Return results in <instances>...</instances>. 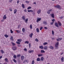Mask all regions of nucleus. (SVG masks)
<instances>
[{
	"label": "nucleus",
	"instance_id": "nucleus-3",
	"mask_svg": "<svg viewBox=\"0 0 64 64\" xmlns=\"http://www.w3.org/2000/svg\"><path fill=\"white\" fill-rule=\"evenodd\" d=\"M37 19L36 22H38L39 21H40L41 20V18H37Z\"/></svg>",
	"mask_w": 64,
	"mask_h": 64
},
{
	"label": "nucleus",
	"instance_id": "nucleus-46",
	"mask_svg": "<svg viewBox=\"0 0 64 64\" xmlns=\"http://www.w3.org/2000/svg\"><path fill=\"white\" fill-rule=\"evenodd\" d=\"M10 40H13V37L12 36H11V38H10Z\"/></svg>",
	"mask_w": 64,
	"mask_h": 64
},
{
	"label": "nucleus",
	"instance_id": "nucleus-18",
	"mask_svg": "<svg viewBox=\"0 0 64 64\" xmlns=\"http://www.w3.org/2000/svg\"><path fill=\"white\" fill-rule=\"evenodd\" d=\"M61 39H62V38H57L56 39V40L58 41H60V40H61Z\"/></svg>",
	"mask_w": 64,
	"mask_h": 64
},
{
	"label": "nucleus",
	"instance_id": "nucleus-62",
	"mask_svg": "<svg viewBox=\"0 0 64 64\" xmlns=\"http://www.w3.org/2000/svg\"><path fill=\"white\" fill-rule=\"evenodd\" d=\"M29 47H30V46H31V44H30V43L29 45Z\"/></svg>",
	"mask_w": 64,
	"mask_h": 64
},
{
	"label": "nucleus",
	"instance_id": "nucleus-45",
	"mask_svg": "<svg viewBox=\"0 0 64 64\" xmlns=\"http://www.w3.org/2000/svg\"><path fill=\"white\" fill-rule=\"evenodd\" d=\"M21 40L20 39H18V42H21Z\"/></svg>",
	"mask_w": 64,
	"mask_h": 64
},
{
	"label": "nucleus",
	"instance_id": "nucleus-6",
	"mask_svg": "<svg viewBox=\"0 0 64 64\" xmlns=\"http://www.w3.org/2000/svg\"><path fill=\"white\" fill-rule=\"evenodd\" d=\"M21 59L22 60H23L24 59V56H22L21 57Z\"/></svg>",
	"mask_w": 64,
	"mask_h": 64
},
{
	"label": "nucleus",
	"instance_id": "nucleus-27",
	"mask_svg": "<svg viewBox=\"0 0 64 64\" xmlns=\"http://www.w3.org/2000/svg\"><path fill=\"white\" fill-rule=\"evenodd\" d=\"M13 61L15 63H16V62H17V61L16 60H15V58L13 59Z\"/></svg>",
	"mask_w": 64,
	"mask_h": 64
},
{
	"label": "nucleus",
	"instance_id": "nucleus-49",
	"mask_svg": "<svg viewBox=\"0 0 64 64\" xmlns=\"http://www.w3.org/2000/svg\"><path fill=\"white\" fill-rule=\"evenodd\" d=\"M31 6H30L27 9L28 10L30 9H31Z\"/></svg>",
	"mask_w": 64,
	"mask_h": 64
},
{
	"label": "nucleus",
	"instance_id": "nucleus-64",
	"mask_svg": "<svg viewBox=\"0 0 64 64\" xmlns=\"http://www.w3.org/2000/svg\"><path fill=\"white\" fill-rule=\"evenodd\" d=\"M26 62H27V63H28V60H26Z\"/></svg>",
	"mask_w": 64,
	"mask_h": 64
},
{
	"label": "nucleus",
	"instance_id": "nucleus-57",
	"mask_svg": "<svg viewBox=\"0 0 64 64\" xmlns=\"http://www.w3.org/2000/svg\"><path fill=\"white\" fill-rule=\"evenodd\" d=\"M24 12H27V10H26V9H25L24 10Z\"/></svg>",
	"mask_w": 64,
	"mask_h": 64
},
{
	"label": "nucleus",
	"instance_id": "nucleus-55",
	"mask_svg": "<svg viewBox=\"0 0 64 64\" xmlns=\"http://www.w3.org/2000/svg\"><path fill=\"white\" fill-rule=\"evenodd\" d=\"M52 11V9H50V10H48V11H49L50 12H51Z\"/></svg>",
	"mask_w": 64,
	"mask_h": 64
},
{
	"label": "nucleus",
	"instance_id": "nucleus-63",
	"mask_svg": "<svg viewBox=\"0 0 64 64\" xmlns=\"http://www.w3.org/2000/svg\"><path fill=\"white\" fill-rule=\"evenodd\" d=\"M34 4H36V3L35 2H34L33 3Z\"/></svg>",
	"mask_w": 64,
	"mask_h": 64
},
{
	"label": "nucleus",
	"instance_id": "nucleus-37",
	"mask_svg": "<svg viewBox=\"0 0 64 64\" xmlns=\"http://www.w3.org/2000/svg\"><path fill=\"white\" fill-rule=\"evenodd\" d=\"M30 29H32V25L30 24Z\"/></svg>",
	"mask_w": 64,
	"mask_h": 64
},
{
	"label": "nucleus",
	"instance_id": "nucleus-7",
	"mask_svg": "<svg viewBox=\"0 0 64 64\" xmlns=\"http://www.w3.org/2000/svg\"><path fill=\"white\" fill-rule=\"evenodd\" d=\"M58 23L59 25V26H61L62 25L61 24V22H60V21H58Z\"/></svg>",
	"mask_w": 64,
	"mask_h": 64
},
{
	"label": "nucleus",
	"instance_id": "nucleus-14",
	"mask_svg": "<svg viewBox=\"0 0 64 64\" xmlns=\"http://www.w3.org/2000/svg\"><path fill=\"white\" fill-rule=\"evenodd\" d=\"M17 12V10L16 9L14 10V14H16Z\"/></svg>",
	"mask_w": 64,
	"mask_h": 64
},
{
	"label": "nucleus",
	"instance_id": "nucleus-28",
	"mask_svg": "<svg viewBox=\"0 0 64 64\" xmlns=\"http://www.w3.org/2000/svg\"><path fill=\"white\" fill-rule=\"evenodd\" d=\"M11 43L12 44L13 46H15V45H16L13 42H12Z\"/></svg>",
	"mask_w": 64,
	"mask_h": 64
},
{
	"label": "nucleus",
	"instance_id": "nucleus-59",
	"mask_svg": "<svg viewBox=\"0 0 64 64\" xmlns=\"http://www.w3.org/2000/svg\"><path fill=\"white\" fill-rule=\"evenodd\" d=\"M26 62V60H24V62H23V63H25Z\"/></svg>",
	"mask_w": 64,
	"mask_h": 64
},
{
	"label": "nucleus",
	"instance_id": "nucleus-32",
	"mask_svg": "<svg viewBox=\"0 0 64 64\" xmlns=\"http://www.w3.org/2000/svg\"><path fill=\"white\" fill-rule=\"evenodd\" d=\"M34 64V60H32V62L31 64Z\"/></svg>",
	"mask_w": 64,
	"mask_h": 64
},
{
	"label": "nucleus",
	"instance_id": "nucleus-19",
	"mask_svg": "<svg viewBox=\"0 0 64 64\" xmlns=\"http://www.w3.org/2000/svg\"><path fill=\"white\" fill-rule=\"evenodd\" d=\"M36 30L37 32H38V33L39 32V28H36Z\"/></svg>",
	"mask_w": 64,
	"mask_h": 64
},
{
	"label": "nucleus",
	"instance_id": "nucleus-52",
	"mask_svg": "<svg viewBox=\"0 0 64 64\" xmlns=\"http://www.w3.org/2000/svg\"><path fill=\"white\" fill-rule=\"evenodd\" d=\"M24 51H27V49L25 48H24Z\"/></svg>",
	"mask_w": 64,
	"mask_h": 64
},
{
	"label": "nucleus",
	"instance_id": "nucleus-25",
	"mask_svg": "<svg viewBox=\"0 0 64 64\" xmlns=\"http://www.w3.org/2000/svg\"><path fill=\"white\" fill-rule=\"evenodd\" d=\"M39 48H40L42 49L43 48V46H40L39 47Z\"/></svg>",
	"mask_w": 64,
	"mask_h": 64
},
{
	"label": "nucleus",
	"instance_id": "nucleus-44",
	"mask_svg": "<svg viewBox=\"0 0 64 64\" xmlns=\"http://www.w3.org/2000/svg\"><path fill=\"white\" fill-rule=\"evenodd\" d=\"M48 44L47 42H45L44 43V45H46V44Z\"/></svg>",
	"mask_w": 64,
	"mask_h": 64
},
{
	"label": "nucleus",
	"instance_id": "nucleus-17",
	"mask_svg": "<svg viewBox=\"0 0 64 64\" xmlns=\"http://www.w3.org/2000/svg\"><path fill=\"white\" fill-rule=\"evenodd\" d=\"M61 61L62 62H64V57H62L61 58Z\"/></svg>",
	"mask_w": 64,
	"mask_h": 64
},
{
	"label": "nucleus",
	"instance_id": "nucleus-31",
	"mask_svg": "<svg viewBox=\"0 0 64 64\" xmlns=\"http://www.w3.org/2000/svg\"><path fill=\"white\" fill-rule=\"evenodd\" d=\"M43 56V54H39L38 55V57H41V56Z\"/></svg>",
	"mask_w": 64,
	"mask_h": 64
},
{
	"label": "nucleus",
	"instance_id": "nucleus-41",
	"mask_svg": "<svg viewBox=\"0 0 64 64\" xmlns=\"http://www.w3.org/2000/svg\"><path fill=\"white\" fill-rule=\"evenodd\" d=\"M10 31L11 33H13V31H12V30H11Z\"/></svg>",
	"mask_w": 64,
	"mask_h": 64
},
{
	"label": "nucleus",
	"instance_id": "nucleus-53",
	"mask_svg": "<svg viewBox=\"0 0 64 64\" xmlns=\"http://www.w3.org/2000/svg\"><path fill=\"white\" fill-rule=\"evenodd\" d=\"M9 9L10 10V11H12V8H10Z\"/></svg>",
	"mask_w": 64,
	"mask_h": 64
},
{
	"label": "nucleus",
	"instance_id": "nucleus-16",
	"mask_svg": "<svg viewBox=\"0 0 64 64\" xmlns=\"http://www.w3.org/2000/svg\"><path fill=\"white\" fill-rule=\"evenodd\" d=\"M33 33H32L30 35V38H32V36H33Z\"/></svg>",
	"mask_w": 64,
	"mask_h": 64
},
{
	"label": "nucleus",
	"instance_id": "nucleus-36",
	"mask_svg": "<svg viewBox=\"0 0 64 64\" xmlns=\"http://www.w3.org/2000/svg\"><path fill=\"white\" fill-rule=\"evenodd\" d=\"M21 56V55L19 54L17 55V57H20Z\"/></svg>",
	"mask_w": 64,
	"mask_h": 64
},
{
	"label": "nucleus",
	"instance_id": "nucleus-58",
	"mask_svg": "<svg viewBox=\"0 0 64 64\" xmlns=\"http://www.w3.org/2000/svg\"><path fill=\"white\" fill-rule=\"evenodd\" d=\"M44 29H48V28H47L46 27H44Z\"/></svg>",
	"mask_w": 64,
	"mask_h": 64
},
{
	"label": "nucleus",
	"instance_id": "nucleus-29",
	"mask_svg": "<svg viewBox=\"0 0 64 64\" xmlns=\"http://www.w3.org/2000/svg\"><path fill=\"white\" fill-rule=\"evenodd\" d=\"M41 52L42 53H45V51H44V50H41Z\"/></svg>",
	"mask_w": 64,
	"mask_h": 64
},
{
	"label": "nucleus",
	"instance_id": "nucleus-4",
	"mask_svg": "<svg viewBox=\"0 0 64 64\" xmlns=\"http://www.w3.org/2000/svg\"><path fill=\"white\" fill-rule=\"evenodd\" d=\"M41 12V9H39L37 12V13L38 14H39Z\"/></svg>",
	"mask_w": 64,
	"mask_h": 64
},
{
	"label": "nucleus",
	"instance_id": "nucleus-47",
	"mask_svg": "<svg viewBox=\"0 0 64 64\" xmlns=\"http://www.w3.org/2000/svg\"><path fill=\"white\" fill-rule=\"evenodd\" d=\"M55 19H53L52 20V21L54 23V21H55Z\"/></svg>",
	"mask_w": 64,
	"mask_h": 64
},
{
	"label": "nucleus",
	"instance_id": "nucleus-42",
	"mask_svg": "<svg viewBox=\"0 0 64 64\" xmlns=\"http://www.w3.org/2000/svg\"><path fill=\"white\" fill-rule=\"evenodd\" d=\"M5 60L6 62H7V61H8V59H7V58H5Z\"/></svg>",
	"mask_w": 64,
	"mask_h": 64
},
{
	"label": "nucleus",
	"instance_id": "nucleus-48",
	"mask_svg": "<svg viewBox=\"0 0 64 64\" xmlns=\"http://www.w3.org/2000/svg\"><path fill=\"white\" fill-rule=\"evenodd\" d=\"M52 35H54V32L53 30L52 31Z\"/></svg>",
	"mask_w": 64,
	"mask_h": 64
},
{
	"label": "nucleus",
	"instance_id": "nucleus-9",
	"mask_svg": "<svg viewBox=\"0 0 64 64\" xmlns=\"http://www.w3.org/2000/svg\"><path fill=\"white\" fill-rule=\"evenodd\" d=\"M6 18H7L6 15H4L3 17V19H6Z\"/></svg>",
	"mask_w": 64,
	"mask_h": 64
},
{
	"label": "nucleus",
	"instance_id": "nucleus-24",
	"mask_svg": "<svg viewBox=\"0 0 64 64\" xmlns=\"http://www.w3.org/2000/svg\"><path fill=\"white\" fill-rule=\"evenodd\" d=\"M34 52V51L33 50H29L28 51V53H30L32 52Z\"/></svg>",
	"mask_w": 64,
	"mask_h": 64
},
{
	"label": "nucleus",
	"instance_id": "nucleus-30",
	"mask_svg": "<svg viewBox=\"0 0 64 64\" xmlns=\"http://www.w3.org/2000/svg\"><path fill=\"white\" fill-rule=\"evenodd\" d=\"M13 57L14 58H15V59H16V58H17V57L16 55H14L13 56Z\"/></svg>",
	"mask_w": 64,
	"mask_h": 64
},
{
	"label": "nucleus",
	"instance_id": "nucleus-38",
	"mask_svg": "<svg viewBox=\"0 0 64 64\" xmlns=\"http://www.w3.org/2000/svg\"><path fill=\"white\" fill-rule=\"evenodd\" d=\"M25 22H26V23H27V21H28V18H27L26 19H25Z\"/></svg>",
	"mask_w": 64,
	"mask_h": 64
},
{
	"label": "nucleus",
	"instance_id": "nucleus-1",
	"mask_svg": "<svg viewBox=\"0 0 64 64\" xmlns=\"http://www.w3.org/2000/svg\"><path fill=\"white\" fill-rule=\"evenodd\" d=\"M58 46H59V42H57L55 44V46L56 48H57L58 47Z\"/></svg>",
	"mask_w": 64,
	"mask_h": 64
},
{
	"label": "nucleus",
	"instance_id": "nucleus-40",
	"mask_svg": "<svg viewBox=\"0 0 64 64\" xmlns=\"http://www.w3.org/2000/svg\"><path fill=\"white\" fill-rule=\"evenodd\" d=\"M26 3H29L30 2V1H26Z\"/></svg>",
	"mask_w": 64,
	"mask_h": 64
},
{
	"label": "nucleus",
	"instance_id": "nucleus-23",
	"mask_svg": "<svg viewBox=\"0 0 64 64\" xmlns=\"http://www.w3.org/2000/svg\"><path fill=\"white\" fill-rule=\"evenodd\" d=\"M4 36L6 38H8V35H7V34H6L4 35Z\"/></svg>",
	"mask_w": 64,
	"mask_h": 64
},
{
	"label": "nucleus",
	"instance_id": "nucleus-15",
	"mask_svg": "<svg viewBox=\"0 0 64 64\" xmlns=\"http://www.w3.org/2000/svg\"><path fill=\"white\" fill-rule=\"evenodd\" d=\"M44 60V58L43 57H42L41 58V60L42 61H43Z\"/></svg>",
	"mask_w": 64,
	"mask_h": 64
},
{
	"label": "nucleus",
	"instance_id": "nucleus-60",
	"mask_svg": "<svg viewBox=\"0 0 64 64\" xmlns=\"http://www.w3.org/2000/svg\"><path fill=\"white\" fill-rule=\"evenodd\" d=\"M1 58H2V56H0V59H1Z\"/></svg>",
	"mask_w": 64,
	"mask_h": 64
},
{
	"label": "nucleus",
	"instance_id": "nucleus-20",
	"mask_svg": "<svg viewBox=\"0 0 64 64\" xmlns=\"http://www.w3.org/2000/svg\"><path fill=\"white\" fill-rule=\"evenodd\" d=\"M37 61H41V60L40 58H37Z\"/></svg>",
	"mask_w": 64,
	"mask_h": 64
},
{
	"label": "nucleus",
	"instance_id": "nucleus-22",
	"mask_svg": "<svg viewBox=\"0 0 64 64\" xmlns=\"http://www.w3.org/2000/svg\"><path fill=\"white\" fill-rule=\"evenodd\" d=\"M22 31L23 32L25 31V29L24 28H23L22 29Z\"/></svg>",
	"mask_w": 64,
	"mask_h": 64
},
{
	"label": "nucleus",
	"instance_id": "nucleus-61",
	"mask_svg": "<svg viewBox=\"0 0 64 64\" xmlns=\"http://www.w3.org/2000/svg\"><path fill=\"white\" fill-rule=\"evenodd\" d=\"M19 0H18V1L17 2V3L18 4V3H19Z\"/></svg>",
	"mask_w": 64,
	"mask_h": 64
},
{
	"label": "nucleus",
	"instance_id": "nucleus-39",
	"mask_svg": "<svg viewBox=\"0 0 64 64\" xmlns=\"http://www.w3.org/2000/svg\"><path fill=\"white\" fill-rule=\"evenodd\" d=\"M47 13H48V14H50V12L49 11H48L47 12Z\"/></svg>",
	"mask_w": 64,
	"mask_h": 64
},
{
	"label": "nucleus",
	"instance_id": "nucleus-51",
	"mask_svg": "<svg viewBox=\"0 0 64 64\" xmlns=\"http://www.w3.org/2000/svg\"><path fill=\"white\" fill-rule=\"evenodd\" d=\"M35 40L36 41H37V42H38V40L37 39V38H36L35 39Z\"/></svg>",
	"mask_w": 64,
	"mask_h": 64
},
{
	"label": "nucleus",
	"instance_id": "nucleus-54",
	"mask_svg": "<svg viewBox=\"0 0 64 64\" xmlns=\"http://www.w3.org/2000/svg\"><path fill=\"white\" fill-rule=\"evenodd\" d=\"M53 24H54V22H53L50 23L51 25H52Z\"/></svg>",
	"mask_w": 64,
	"mask_h": 64
},
{
	"label": "nucleus",
	"instance_id": "nucleus-11",
	"mask_svg": "<svg viewBox=\"0 0 64 64\" xmlns=\"http://www.w3.org/2000/svg\"><path fill=\"white\" fill-rule=\"evenodd\" d=\"M22 18L23 20H24V21L25 20V16H24L22 17Z\"/></svg>",
	"mask_w": 64,
	"mask_h": 64
},
{
	"label": "nucleus",
	"instance_id": "nucleus-50",
	"mask_svg": "<svg viewBox=\"0 0 64 64\" xmlns=\"http://www.w3.org/2000/svg\"><path fill=\"white\" fill-rule=\"evenodd\" d=\"M1 52L2 53H4V52L3 51V50H1Z\"/></svg>",
	"mask_w": 64,
	"mask_h": 64
},
{
	"label": "nucleus",
	"instance_id": "nucleus-8",
	"mask_svg": "<svg viewBox=\"0 0 64 64\" xmlns=\"http://www.w3.org/2000/svg\"><path fill=\"white\" fill-rule=\"evenodd\" d=\"M50 15L53 18H54V17H55V15L53 14H50Z\"/></svg>",
	"mask_w": 64,
	"mask_h": 64
},
{
	"label": "nucleus",
	"instance_id": "nucleus-10",
	"mask_svg": "<svg viewBox=\"0 0 64 64\" xmlns=\"http://www.w3.org/2000/svg\"><path fill=\"white\" fill-rule=\"evenodd\" d=\"M55 7L57 8H60V6L59 5H58L55 6Z\"/></svg>",
	"mask_w": 64,
	"mask_h": 64
},
{
	"label": "nucleus",
	"instance_id": "nucleus-35",
	"mask_svg": "<svg viewBox=\"0 0 64 64\" xmlns=\"http://www.w3.org/2000/svg\"><path fill=\"white\" fill-rule=\"evenodd\" d=\"M17 33H20V31L19 30H16Z\"/></svg>",
	"mask_w": 64,
	"mask_h": 64
},
{
	"label": "nucleus",
	"instance_id": "nucleus-13",
	"mask_svg": "<svg viewBox=\"0 0 64 64\" xmlns=\"http://www.w3.org/2000/svg\"><path fill=\"white\" fill-rule=\"evenodd\" d=\"M43 24H44V25H47V23L45 21L43 22Z\"/></svg>",
	"mask_w": 64,
	"mask_h": 64
},
{
	"label": "nucleus",
	"instance_id": "nucleus-26",
	"mask_svg": "<svg viewBox=\"0 0 64 64\" xmlns=\"http://www.w3.org/2000/svg\"><path fill=\"white\" fill-rule=\"evenodd\" d=\"M47 46H45L44 47V50H47Z\"/></svg>",
	"mask_w": 64,
	"mask_h": 64
},
{
	"label": "nucleus",
	"instance_id": "nucleus-2",
	"mask_svg": "<svg viewBox=\"0 0 64 64\" xmlns=\"http://www.w3.org/2000/svg\"><path fill=\"white\" fill-rule=\"evenodd\" d=\"M12 49L13 50L15 51L17 49V47L15 46H14L12 47Z\"/></svg>",
	"mask_w": 64,
	"mask_h": 64
},
{
	"label": "nucleus",
	"instance_id": "nucleus-12",
	"mask_svg": "<svg viewBox=\"0 0 64 64\" xmlns=\"http://www.w3.org/2000/svg\"><path fill=\"white\" fill-rule=\"evenodd\" d=\"M28 12H33V10H28Z\"/></svg>",
	"mask_w": 64,
	"mask_h": 64
},
{
	"label": "nucleus",
	"instance_id": "nucleus-43",
	"mask_svg": "<svg viewBox=\"0 0 64 64\" xmlns=\"http://www.w3.org/2000/svg\"><path fill=\"white\" fill-rule=\"evenodd\" d=\"M16 43L17 44H20V42H16Z\"/></svg>",
	"mask_w": 64,
	"mask_h": 64
},
{
	"label": "nucleus",
	"instance_id": "nucleus-33",
	"mask_svg": "<svg viewBox=\"0 0 64 64\" xmlns=\"http://www.w3.org/2000/svg\"><path fill=\"white\" fill-rule=\"evenodd\" d=\"M29 42H28V41H26L25 42V43H26V44H29Z\"/></svg>",
	"mask_w": 64,
	"mask_h": 64
},
{
	"label": "nucleus",
	"instance_id": "nucleus-34",
	"mask_svg": "<svg viewBox=\"0 0 64 64\" xmlns=\"http://www.w3.org/2000/svg\"><path fill=\"white\" fill-rule=\"evenodd\" d=\"M49 48L50 49H53V46H50L49 47Z\"/></svg>",
	"mask_w": 64,
	"mask_h": 64
},
{
	"label": "nucleus",
	"instance_id": "nucleus-5",
	"mask_svg": "<svg viewBox=\"0 0 64 64\" xmlns=\"http://www.w3.org/2000/svg\"><path fill=\"white\" fill-rule=\"evenodd\" d=\"M55 25L56 27H58V28H59V26L58 25V23H57L56 22L55 24Z\"/></svg>",
	"mask_w": 64,
	"mask_h": 64
},
{
	"label": "nucleus",
	"instance_id": "nucleus-56",
	"mask_svg": "<svg viewBox=\"0 0 64 64\" xmlns=\"http://www.w3.org/2000/svg\"><path fill=\"white\" fill-rule=\"evenodd\" d=\"M42 28H43V27H41L40 28V30H41L42 29Z\"/></svg>",
	"mask_w": 64,
	"mask_h": 64
},
{
	"label": "nucleus",
	"instance_id": "nucleus-21",
	"mask_svg": "<svg viewBox=\"0 0 64 64\" xmlns=\"http://www.w3.org/2000/svg\"><path fill=\"white\" fill-rule=\"evenodd\" d=\"M22 7L23 8H25V6L24 4H22Z\"/></svg>",
	"mask_w": 64,
	"mask_h": 64
}]
</instances>
